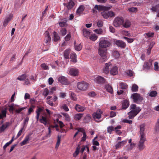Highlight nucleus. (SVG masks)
<instances>
[{"mask_svg": "<svg viewBox=\"0 0 159 159\" xmlns=\"http://www.w3.org/2000/svg\"><path fill=\"white\" fill-rule=\"evenodd\" d=\"M43 93L45 97L47 96V95L49 94V92L48 89L47 88H45L44 89Z\"/></svg>", "mask_w": 159, "mask_h": 159, "instance_id": "nucleus-63", "label": "nucleus"}, {"mask_svg": "<svg viewBox=\"0 0 159 159\" xmlns=\"http://www.w3.org/2000/svg\"><path fill=\"white\" fill-rule=\"evenodd\" d=\"M102 113V112L100 110H98L96 112L93 113V117L95 120L99 119L101 118V114Z\"/></svg>", "mask_w": 159, "mask_h": 159, "instance_id": "nucleus-12", "label": "nucleus"}, {"mask_svg": "<svg viewBox=\"0 0 159 159\" xmlns=\"http://www.w3.org/2000/svg\"><path fill=\"white\" fill-rule=\"evenodd\" d=\"M105 88L106 90L109 93L112 94L113 92V90L112 87L109 84L105 85Z\"/></svg>", "mask_w": 159, "mask_h": 159, "instance_id": "nucleus-31", "label": "nucleus"}, {"mask_svg": "<svg viewBox=\"0 0 159 159\" xmlns=\"http://www.w3.org/2000/svg\"><path fill=\"white\" fill-rule=\"evenodd\" d=\"M125 73L129 76L131 77L133 75L134 72L131 70H128L126 71Z\"/></svg>", "mask_w": 159, "mask_h": 159, "instance_id": "nucleus-47", "label": "nucleus"}, {"mask_svg": "<svg viewBox=\"0 0 159 159\" xmlns=\"http://www.w3.org/2000/svg\"><path fill=\"white\" fill-rule=\"evenodd\" d=\"M151 10L153 11L156 12H159L157 14V16L159 17V5H157L155 6H153L152 7Z\"/></svg>", "mask_w": 159, "mask_h": 159, "instance_id": "nucleus-33", "label": "nucleus"}, {"mask_svg": "<svg viewBox=\"0 0 159 159\" xmlns=\"http://www.w3.org/2000/svg\"><path fill=\"white\" fill-rule=\"evenodd\" d=\"M35 106L33 105H32L29 108L28 110V112L27 114L28 115H30V114L31 112H32L34 111L33 108L35 107Z\"/></svg>", "mask_w": 159, "mask_h": 159, "instance_id": "nucleus-54", "label": "nucleus"}, {"mask_svg": "<svg viewBox=\"0 0 159 159\" xmlns=\"http://www.w3.org/2000/svg\"><path fill=\"white\" fill-rule=\"evenodd\" d=\"M121 128V125H118V126H117L115 128V130L116 132V133L118 134V135H120V134H121L122 133V132H121V131L120 130H118V131H117L116 130V129H120Z\"/></svg>", "mask_w": 159, "mask_h": 159, "instance_id": "nucleus-43", "label": "nucleus"}, {"mask_svg": "<svg viewBox=\"0 0 159 159\" xmlns=\"http://www.w3.org/2000/svg\"><path fill=\"white\" fill-rule=\"evenodd\" d=\"M60 32L62 36H64L65 35L66 33V29L65 28H62Z\"/></svg>", "mask_w": 159, "mask_h": 159, "instance_id": "nucleus-51", "label": "nucleus"}, {"mask_svg": "<svg viewBox=\"0 0 159 159\" xmlns=\"http://www.w3.org/2000/svg\"><path fill=\"white\" fill-rule=\"evenodd\" d=\"M41 67L44 70H48L49 69L48 67L47 66L45 63H43L41 64Z\"/></svg>", "mask_w": 159, "mask_h": 159, "instance_id": "nucleus-60", "label": "nucleus"}, {"mask_svg": "<svg viewBox=\"0 0 159 159\" xmlns=\"http://www.w3.org/2000/svg\"><path fill=\"white\" fill-rule=\"evenodd\" d=\"M70 58L73 62H75L76 61V55L75 53H71Z\"/></svg>", "mask_w": 159, "mask_h": 159, "instance_id": "nucleus-36", "label": "nucleus"}, {"mask_svg": "<svg viewBox=\"0 0 159 159\" xmlns=\"http://www.w3.org/2000/svg\"><path fill=\"white\" fill-rule=\"evenodd\" d=\"M94 32L99 34H102V30L101 29H95L94 30Z\"/></svg>", "mask_w": 159, "mask_h": 159, "instance_id": "nucleus-56", "label": "nucleus"}, {"mask_svg": "<svg viewBox=\"0 0 159 159\" xmlns=\"http://www.w3.org/2000/svg\"><path fill=\"white\" fill-rule=\"evenodd\" d=\"M83 113H78L75 114L74 116V119L76 120H80L83 117Z\"/></svg>", "mask_w": 159, "mask_h": 159, "instance_id": "nucleus-34", "label": "nucleus"}, {"mask_svg": "<svg viewBox=\"0 0 159 159\" xmlns=\"http://www.w3.org/2000/svg\"><path fill=\"white\" fill-rule=\"evenodd\" d=\"M10 125L9 122H7L5 124L2 125L0 127V133H2Z\"/></svg>", "mask_w": 159, "mask_h": 159, "instance_id": "nucleus-20", "label": "nucleus"}, {"mask_svg": "<svg viewBox=\"0 0 159 159\" xmlns=\"http://www.w3.org/2000/svg\"><path fill=\"white\" fill-rule=\"evenodd\" d=\"M128 10L129 12H136L138 11V9L137 7H132L129 8Z\"/></svg>", "mask_w": 159, "mask_h": 159, "instance_id": "nucleus-55", "label": "nucleus"}, {"mask_svg": "<svg viewBox=\"0 0 159 159\" xmlns=\"http://www.w3.org/2000/svg\"><path fill=\"white\" fill-rule=\"evenodd\" d=\"M111 65L110 62L107 63L105 64V66L103 69V72L104 73L107 74L109 72V67Z\"/></svg>", "mask_w": 159, "mask_h": 159, "instance_id": "nucleus-16", "label": "nucleus"}, {"mask_svg": "<svg viewBox=\"0 0 159 159\" xmlns=\"http://www.w3.org/2000/svg\"><path fill=\"white\" fill-rule=\"evenodd\" d=\"M152 61L151 60H150L148 62H145L143 65V68L144 70H149L152 67Z\"/></svg>", "mask_w": 159, "mask_h": 159, "instance_id": "nucleus-11", "label": "nucleus"}, {"mask_svg": "<svg viewBox=\"0 0 159 159\" xmlns=\"http://www.w3.org/2000/svg\"><path fill=\"white\" fill-rule=\"evenodd\" d=\"M27 77V75L25 74H24L19 76L17 79L20 81L25 80Z\"/></svg>", "mask_w": 159, "mask_h": 159, "instance_id": "nucleus-39", "label": "nucleus"}, {"mask_svg": "<svg viewBox=\"0 0 159 159\" xmlns=\"http://www.w3.org/2000/svg\"><path fill=\"white\" fill-rule=\"evenodd\" d=\"M119 86L120 87L121 89L122 90L126 89L128 88V85L122 82L119 83Z\"/></svg>", "mask_w": 159, "mask_h": 159, "instance_id": "nucleus-35", "label": "nucleus"}, {"mask_svg": "<svg viewBox=\"0 0 159 159\" xmlns=\"http://www.w3.org/2000/svg\"><path fill=\"white\" fill-rule=\"evenodd\" d=\"M89 38L91 40L94 41L97 39L98 37L95 34H93L90 36Z\"/></svg>", "mask_w": 159, "mask_h": 159, "instance_id": "nucleus-45", "label": "nucleus"}, {"mask_svg": "<svg viewBox=\"0 0 159 159\" xmlns=\"http://www.w3.org/2000/svg\"><path fill=\"white\" fill-rule=\"evenodd\" d=\"M114 130V128L112 126H109L107 128V132L110 134H111L112 131Z\"/></svg>", "mask_w": 159, "mask_h": 159, "instance_id": "nucleus-48", "label": "nucleus"}, {"mask_svg": "<svg viewBox=\"0 0 159 159\" xmlns=\"http://www.w3.org/2000/svg\"><path fill=\"white\" fill-rule=\"evenodd\" d=\"M58 81L62 84H66L67 83V80L66 78L64 76H61L59 78Z\"/></svg>", "mask_w": 159, "mask_h": 159, "instance_id": "nucleus-24", "label": "nucleus"}, {"mask_svg": "<svg viewBox=\"0 0 159 159\" xmlns=\"http://www.w3.org/2000/svg\"><path fill=\"white\" fill-rule=\"evenodd\" d=\"M129 100L125 99L123 101L122 103V109L123 110L126 109L129 106Z\"/></svg>", "mask_w": 159, "mask_h": 159, "instance_id": "nucleus-14", "label": "nucleus"}, {"mask_svg": "<svg viewBox=\"0 0 159 159\" xmlns=\"http://www.w3.org/2000/svg\"><path fill=\"white\" fill-rule=\"evenodd\" d=\"M43 108L42 107H38L36 111V118L37 121H39L40 114L41 112L43 111Z\"/></svg>", "mask_w": 159, "mask_h": 159, "instance_id": "nucleus-18", "label": "nucleus"}, {"mask_svg": "<svg viewBox=\"0 0 159 159\" xmlns=\"http://www.w3.org/2000/svg\"><path fill=\"white\" fill-rule=\"evenodd\" d=\"M80 148V147L79 146H78L76 148L75 151L73 154L74 157H76L78 155Z\"/></svg>", "mask_w": 159, "mask_h": 159, "instance_id": "nucleus-42", "label": "nucleus"}, {"mask_svg": "<svg viewBox=\"0 0 159 159\" xmlns=\"http://www.w3.org/2000/svg\"><path fill=\"white\" fill-rule=\"evenodd\" d=\"M103 11L101 12V14L103 18L105 19H107L109 17H113L115 16V13L112 11Z\"/></svg>", "mask_w": 159, "mask_h": 159, "instance_id": "nucleus-8", "label": "nucleus"}, {"mask_svg": "<svg viewBox=\"0 0 159 159\" xmlns=\"http://www.w3.org/2000/svg\"><path fill=\"white\" fill-rule=\"evenodd\" d=\"M83 136L82 137L81 139V141L84 142L86 139V135L85 131L83 132Z\"/></svg>", "mask_w": 159, "mask_h": 159, "instance_id": "nucleus-62", "label": "nucleus"}, {"mask_svg": "<svg viewBox=\"0 0 159 159\" xmlns=\"http://www.w3.org/2000/svg\"><path fill=\"white\" fill-rule=\"evenodd\" d=\"M85 8L84 6L83 5L80 6L76 11V13L77 14H80L84 11Z\"/></svg>", "mask_w": 159, "mask_h": 159, "instance_id": "nucleus-29", "label": "nucleus"}, {"mask_svg": "<svg viewBox=\"0 0 159 159\" xmlns=\"http://www.w3.org/2000/svg\"><path fill=\"white\" fill-rule=\"evenodd\" d=\"M88 84L85 82L81 81L79 82L77 84V88L81 91H85L87 89Z\"/></svg>", "mask_w": 159, "mask_h": 159, "instance_id": "nucleus-7", "label": "nucleus"}, {"mask_svg": "<svg viewBox=\"0 0 159 159\" xmlns=\"http://www.w3.org/2000/svg\"><path fill=\"white\" fill-rule=\"evenodd\" d=\"M146 139V138H140L138 145V148L139 150L142 151L144 148V142Z\"/></svg>", "mask_w": 159, "mask_h": 159, "instance_id": "nucleus-9", "label": "nucleus"}, {"mask_svg": "<svg viewBox=\"0 0 159 159\" xmlns=\"http://www.w3.org/2000/svg\"><path fill=\"white\" fill-rule=\"evenodd\" d=\"M75 48L76 50L80 51L82 48V46L80 44L78 45H75Z\"/></svg>", "mask_w": 159, "mask_h": 159, "instance_id": "nucleus-59", "label": "nucleus"}, {"mask_svg": "<svg viewBox=\"0 0 159 159\" xmlns=\"http://www.w3.org/2000/svg\"><path fill=\"white\" fill-rule=\"evenodd\" d=\"M145 124H143L140 125V138H146L145 137V134L144 131L145 130Z\"/></svg>", "mask_w": 159, "mask_h": 159, "instance_id": "nucleus-10", "label": "nucleus"}, {"mask_svg": "<svg viewBox=\"0 0 159 159\" xmlns=\"http://www.w3.org/2000/svg\"><path fill=\"white\" fill-rule=\"evenodd\" d=\"M71 38V35L70 33L67 34L65 37V39L66 41H68L70 40Z\"/></svg>", "mask_w": 159, "mask_h": 159, "instance_id": "nucleus-64", "label": "nucleus"}, {"mask_svg": "<svg viewBox=\"0 0 159 159\" xmlns=\"http://www.w3.org/2000/svg\"><path fill=\"white\" fill-rule=\"evenodd\" d=\"M91 119V117L89 114L87 115L84 117V120L86 123L89 122Z\"/></svg>", "mask_w": 159, "mask_h": 159, "instance_id": "nucleus-41", "label": "nucleus"}, {"mask_svg": "<svg viewBox=\"0 0 159 159\" xmlns=\"http://www.w3.org/2000/svg\"><path fill=\"white\" fill-rule=\"evenodd\" d=\"M157 92L155 91H152L150 92L149 96L151 97H155L157 96Z\"/></svg>", "mask_w": 159, "mask_h": 159, "instance_id": "nucleus-52", "label": "nucleus"}, {"mask_svg": "<svg viewBox=\"0 0 159 159\" xmlns=\"http://www.w3.org/2000/svg\"><path fill=\"white\" fill-rule=\"evenodd\" d=\"M111 43L108 40L102 39H100L99 43V48L102 49L106 48L110 46Z\"/></svg>", "mask_w": 159, "mask_h": 159, "instance_id": "nucleus-5", "label": "nucleus"}, {"mask_svg": "<svg viewBox=\"0 0 159 159\" xmlns=\"http://www.w3.org/2000/svg\"><path fill=\"white\" fill-rule=\"evenodd\" d=\"M53 34L54 35V41L55 42L58 41L60 39V38L57 33L56 32L54 31L53 33Z\"/></svg>", "mask_w": 159, "mask_h": 159, "instance_id": "nucleus-37", "label": "nucleus"}, {"mask_svg": "<svg viewBox=\"0 0 159 159\" xmlns=\"http://www.w3.org/2000/svg\"><path fill=\"white\" fill-rule=\"evenodd\" d=\"M69 73L71 76H76L78 74V70L75 68H72L70 70Z\"/></svg>", "mask_w": 159, "mask_h": 159, "instance_id": "nucleus-15", "label": "nucleus"}, {"mask_svg": "<svg viewBox=\"0 0 159 159\" xmlns=\"http://www.w3.org/2000/svg\"><path fill=\"white\" fill-rule=\"evenodd\" d=\"M134 102L136 103H140L143 100V98L137 93H133L131 96Z\"/></svg>", "mask_w": 159, "mask_h": 159, "instance_id": "nucleus-4", "label": "nucleus"}, {"mask_svg": "<svg viewBox=\"0 0 159 159\" xmlns=\"http://www.w3.org/2000/svg\"><path fill=\"white\" fill-rule=\"evenodd\" d=\"M130 111L128 113L129 119H133L141 111L139 107H137L136 105L134 104H131L130 106Z\"/></svg>", "mask_w": 159, "mask_h": 159, "instance_id": "nucleus-1", "label": "nucleus"}, {"mask_svg": "<svg viewBox=\"0 0 159 159\" xmlns=\"http://www.w3.org/2000/svg\"><path fill=\"white\" fill-rule=\"evenodd\" d=\"M112 6L111 5L109 6H105L102 5H96L92 9V11L93 13L94 14H96L97 13V11H108L110 10Z\"/></svg>", "mask_w": 159, "mask_h": 159, "instance_id": "nucleus-3", "label": "nucleus"}, {"mask_svg": "<svg viewBox=\"0 0 159 159\" xmlns=\"http://www.w3.org/2000/svg\"><path fill=\"white\" fill-rule=\"evenodd\" d=\"M83 33L84 36L87 38H88L90 36V32L88 30L86 29H83Z\"/></svg>", "mask_w": 159, "mask_h": 159, "instance_id": "nucleus-28", "label": "nucleus"}, {"mask_svg": "<svg viewBox=\"0 0 159 159\" xmlns=\"http://www.w3.org/2000/svg\"><path fill=\"white\" fill-rule=\"evenodd\" d=\"M61 114L65 117L66 120L68 121H70V117L68 114L66 113H62Z\"/></svg>", "mask_w": 159, "mask_h": 159, "instance_id": "nucleus-40", "label": "nucleus"}, {"mask_svg": "<svg viewBox=\"0 0 159 159\" xmlns=\"http://www.w3.org/2000/svg\"><path fill=\"white\" fill-rule=\"evenodd\" d=\"M65 6H66L67 8L70 10L73 8L75 5V3L72 0H70L68 3L66 4L64 3Z\"/></svg>", "mask_w": 159, "mask_h": 159, "instance_id": "nucleus-19", "label": "nucleus"}, {"mask_svg": "<svg viewBox=\"0 0 159 159\" xmlns=\"http://www.w3.org/2000/svg\"><path fill=\"white\" fill-rule=\"evenodd\" d=\"M30 140V136L29 135L27 136L20 143L21 146L25 145Z\"/></svg>", "mask_w": 159, "mask_h": 159, "instance_id": "nucleus-30", "label": "nucleus"}, {"mask_svg": "<svg viewBox=\"0 0 159 159\" xmlns=\"http://www.w3.org/2000/svg\"><path fill=\"white\" fill-rule=\"evenodd\" d=\"M70 97L71 99L74 101H76L77 99L75 94L73 92L71 93Z\"/></svg>", "mask_w": 159, "mask_h": 159, "instance_id": "nucleus-49", "label": "nucleus"}, {"mask_svg": "<svg viewBox=\"0 0 159 159\" xmlns=\"http://www.w3.org/2000/svg\"><path fill=\"white\" fill-rule=\"evenodd\" d=\"M115 43L118 46L122 48H124L126 46V44L120 40H116Z\"/></svg>", "mask_w": 159, "mask_h": 159, "instance_id": "nucleus-17", "label": "nucleus"}, {"mask_svg": "<svg viewBox=\"0 0 159 159\" xmlns=\"http://www.w3.org/2000/svg\"><path fill=\"white\" fill-rule=\"evenodd\" d=\"M103 21L101 20H99L97 23L98 26L99 28L102 27L103 25Z\"/></svg>", "mask_w": 159, "mask_h": 159, "instance_id": "nucleus-57", "label": "nucleus"}, {"mask_svg": "<svg viewBox=\"0 0 159 159\" xmlns=\"http://www.w3.org/2000/svg\"><path fill=\"white\" fill-rule=\"evenodd\" d=\"M85 108V107L78 104H76L75 107V109L79 112L83 111Z\"/></svg>", "mask_w": 159, "mask_h": 159, "instance_id": "nucleus-23", "label": "nucleus"}, {"mask_svg": "<svg viewBox=\"0 0 159 159\" xmlns=\"http://www.w3.org/2000/svg\"><path fill=\"white\" fill-rule=\"evenodd\" d=\"M124 22V19L122 17H116L115 18L113 21V24L114 26L119 27L123 25Z\"/></svg>", "mask_w": 159, "mask_h": 159, "instance_id": "nucleus-6", "label": "nucleus"}, {"mask_svg": "<svg viewBox=\"0 0 159 159\" xmlns=\"http://www.w3.org/2000/svg\"><path fill=\"white\" fill-rule=\"evenodd\" d=\"M39 120L40 123L43 124L45 125L48 124V121L47 117L43 116H42L41 118Z\"/></svg>", "mask_w": 159, "mask_h": 159, "instance_id": "nucleus-21", "label": "nucleus"}, {"mask_svg": "<svg viewBox=\"0 0 159 159\" xmlns=\"http://www.w3.org/2000/svg\"><path fill=\"white\" fill-rule=\"evenodd\" d=\"M12 17V15L11 14L9 15V16L6 18L4 20L3 23V25L4 27L7 26L9 22L11 20Z\"/></svg>", "mask_w": 159, "mask_h": 159, "instance_id": "nucleus-26", "label": "nucleus"}, {"mask_svg": "<svg viewBox=\"0 0 159 159\" xmlns=\"http://www.w3.org/2000/svg\"><path fill=\"white\" fill-rule=\"evenodd\" d=\"M61 136H58L57 137V141L56 143V148H58V147L60 143V141H61Z\"/></svg>", "mask_w": 159, "mask_h": 159, "instance_id": "nucleus-50", "label": "nucleus"}, {"mask_svg": "<svg viewBox=\"0 0 159 159\" xmlns=\"http://www.w3.org/2000/svg\"><path fill=\"white\" fill-rule=\"evenodd\" d=\"M7 108H5L4 110L1 111V113H0V119H3L4 117L6 116V114L7 112Z\"/></svg>", "mask_w": 159, "mask_h": 159, "instance_id": "nucleus-27", "label": "nucleus"}, {"mask_svg": "<svg viewBox=\"0 0 159 159\" xmlns=\"http://www.w3.org/2000/svg\"><path fill=\"white\" fill-rule=\"evenodd\" d=\"M158 64L157 62H155L154 64V70L155 71H157L159 70V67Z\"/></svg>", "mask_w": 159, "mask_h": 159, "instance_id": "nucleus-53", "label": "nucleus"}, {"mask_svg": "<svg viewBox=\"0 0 159 159\" xmlns=\"http://www.w3.org/2000/svg\"><path fill=\"white\" fill-rule=\"evenodd\" d=\"M118 68L117 66L113 67L110 70V73L112 75H115L118 73Z\"/></svg>", "mask_w": 159, "mask_h": 159, "instance_id": "nucleus-25", "label": "nucleus"}, {"mask_svg": "<svg viewBox=\"0 0 159 159\" xmlns=\"http://www.w3.org/2000/svg\"><path fill=\"white\" fill-rule=\"evenodd\" d=\"M154 35L153 33H148L145 34V37L146 38L152 37Z\"/></svg>", "mask_w": 159, "mask_h": 159, "instance_id": "nucleus-58", "label": "nucleus"}, {"mask_svg": "<svg viewBox=\"0 0 159 159\" xmlns=\"http://www.w3.org/2000/svg\"><path fill=\"white\" fill-rule=\"evenodd\" d=\"M70 50L68 49L66 50L64 53V56L65 59H69V55L70 54Z\"/></svg>", "mask_w": 159, "mask_h": 159, "instance_id": "nucleus-38", "label": "nucleus"}, {"mask_svg": "<svg viewBox=\"0 0 159 159\" xmlns=\"http://www.w3.org/2000/svg\"><path fill=\"white\" fill-rule=\"evenodd\" d=\"M131 25L130 23L129 20H126L125 21V23L123 24V26L125 28H128Z\"/></svg>", "mask_w": 159, "mask_h": 159, "instance_id": "nucleus-44", "label": "nucleus"}, {"mask_svg": "<svg viewBox=\"0 0 159 159\" xmlns=\"http://www.w3.org/2000/svg\"><path fill=\"white\" fill-rule=\"evenodd\" d=\"M96 80L98 83H103L105 82V79L102 76H99L97 77Z\"/></svg>", "mask_w": 159, "mask_h": 159, "instance_id": "nucleus-32", "label": "nucleus"}, {"mask_svg": "<svg viewBox=\"0 0 159 159\" xmlns=\"http://www.w3.org/2000/svg\"><path fill=\"white\" fill-rule=\"evenodd\" d=\"M98 53L100 57V60L102 62H105L108 59V54L107 49L99 48Z\"/></svg>", "mask_w": 159, "mask_h": 159, "instance_id": "nucleus-2", "label": "nucleus"}, {"mask_svg": "<svg viewBox=\"0 0 159 159\" xmlns=\"http://www.w3.org/2000/svg\"><path fill=\"white\" fill-rule=\"evenodd\" d=\"M45 43L47 45L50 43L51 41V38L49 35V34L48 31H46L45 33Z\"/></svg>", "mask_w": 159, "mask_h": 159, "instance_id": "nucleus-13", "label": "nucleus"}, {"mask_svg": "<svg viewBox=\"0 0 159 159\" xmlns=\"http://www.w3.org/2000/svg\"><path fill=\"white\" fill-rule=\"evenodd\" d=\"M138 86L136 84L133 85L132 88V90L133 92H137L138 90Z\"/></svg>", "mask_w": 159, "mask_h": 159, "instance_id": "nucleus-46", "label": "nucleus"}, {"mask_svg": "<svg viewBox=\"0 0 159 159\" xmlns=\"http://www.w3.org/2000/svg\"><path fill=\"white\" fill-rule=\"evenodd\" d=\"M127 140L122 141L121 142H119L116 145V149L120 148L125 145L127 143Z\"/></svg>", "mask_w": 159, "mask_h": 159, "instance_id": "nucleus-22", "label": "nucleus"}, {"mask_svg": "<svg viewBox=\"0 0 159 159\" xmlns=\"http://www.w3.org/2000/svg\"><path fill=\"white\" fill-rule=\"evenodd\" d=\"M123 38L127 40L129 43H131L134 41V40L132 39H130L125 37H123Z\"/></svg>", "mask_w": 159, "mask_h": 159, "instance_id": "nucleus-61", "label": "nucleus"}]
</instances>
